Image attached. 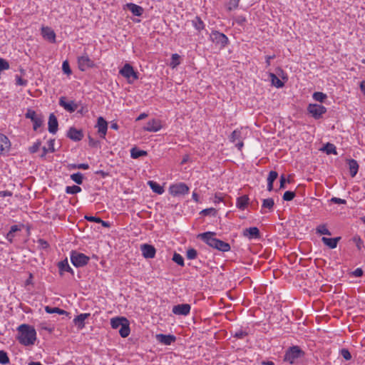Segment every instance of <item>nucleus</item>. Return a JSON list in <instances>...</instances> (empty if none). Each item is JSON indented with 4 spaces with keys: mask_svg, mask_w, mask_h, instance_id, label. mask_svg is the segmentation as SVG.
<instances>
[{
    "mask_svg": "<svg viewBox=\"0 0 365 365\" xmlns=\"http://www.w3.org/2000/svg\"><path fill=\"white\" fill-rule=\"evenodd\" d=\"M215 232H206L199 234L197 237L204 241L210 247L221 252H228L230 250V244L215 237Z\"/></svg>",
    "mask_w": 365,
    "mask_h": 365,
    "instance_id": "nucleus-1",
    "label": "nucleus"
},
{
    "mask_svg": "<svg viewBox=\"0 0 365 365\" xmlns=\"http://www.w3.org/2000/svg\"><path fill=\"white\" fill-rule=\"evenodd\" d=\"M19 341L24 346L34 344L36 340V332L32 327L23 324L18 327Z\"/></svg>",
    "mask_w": 365,
    "mask_h": 365,
    "instance_id": "nucleus-2",
    "label": "nucleus"
},
{
    "mask_svg": "<svg viewBox=\"0 0 365 365\" xmlns=\"http://www.w3.org/2000/svg\"><path fill=\"white\" fill-rule=\"evenodd\" d=\"M304 354V352L298 346H293L286 351L284 359L290 364H293L296 359L302 358Z\"/></svg>",
    "mask_w": 365,
    "mask_h": 365,
    "instance_id": "nucleus-3",
    "label": "nucleus"
},
{
    "mask_svg": "<svg viewBox=\"0 0 365 365\" xmlns=\"http://www.w3.org/2000/svg\"><path fill=\"white\" fill-rule=\"evenodd\" d=\"M71 261L75 267H80L88 264L89 257L83 253L72 251L71 252Z\"/></svg>",
    "mask_w": 365,
    "mask_h": 365,
    "instance_id": "nucleus-4",
    "label": "nucleus"
},
{
    "mask_svg": "<svg viewBox=\"0 0 365 365\" xmlns=\"http://www.w3.org/2000/svg\"><path fill=\"white\" fill-rule=\"evenodd\" d=\"M25 117L29 118L33 122V128L34 130H37L38 128L41 127L43 122V118L41 115H38L36 111L31 109H28Z\"/></svg>",
    "mask_w": 365,
    "mask_h": 365,
    "instance_id": "nucleus-5",
    "label": "nucleus"
},
{
    "mask_svg": "<svg viewBox=\"0 0 365 365\" xmlns=\"http://www.w3.org/2000/svg\"><path fill=\"white\" fill-rule=\"evenodd\" d=\"M308 113L316 120L322 118L327 112V108L322 105L310 103L307 107Z\"/></svg>",
    "mask_w": 365,
    "mask_h": 365,
    "instance_id": "nucleus-6",
    "label": "nucleus"
},
{
    "mask_svg": "<svg viewBox=\"0 0 365 365\" xmlns=\"http://www.w3.org/2000/svg\"><path fill=\"white\" fill-rule=\"evenodd\" d=\"M211 41L220 47H225L228 43V38L222 33L214 31L210 34Z\"/></svg>",
    "mask_w": 365,
    "mask_h": 365,
    "instance_id": "nucleus-7",
    "label": "nucleus"
},
{
    "mask_svg": "<svg viewBox=\"0 0 365 365\" xmlns=\"http://www.w3.org/2000/svg\"><path fill=\"white\" fill-rule=\"evenodd\" d=\"M169 192L173 196L185 195L188 193L189 187L185 183L180 182L170 185Z\"/></svg>",
    "mask_w": 365,
    "mask_h": 365,
    "instance_id": "nucleus-8",
    "label": "nucleus"
},
{
    "mask_svg": "<svg viewBox=\"0 0 365 365\" xmlns=\"http://www.w3.org/2000/svg\"><path fill=\"white\" fill-rule=\"evenodd\" d=\"M119 73L129 81L130 78H132L133 80H137L138 78V73L134 71L133 66L129 63L125 64V66L120 70Z\"/></svg>",
    "mask_w": 365,
    "mask_h": 365,
    "instance_id": "nucleus-9",
    "label": "nucleus"
},
{
    "mask_svg": "<svg viewBox=\"0 0 365 365\" xmlns=\"http://www.w3.org/2000/svg\"><path fill=\"white\" fill-rule=\"evenodd\" d=\"M96 128H98L99 135L102 138H105L108 129V123L103 117L100 116L98 118Z\"/></svg>",
    "mask_w": 365,
    "mask_h": 365,
    "instance_id": "nucleus-10",
    "label": "nucleus"
},
{
    "mask_svg": "<svg viewBox=\"0 0 365 365\" xmlns=\"http://www.w3.org/2000/svg\"><path fill=\"white\" fill-rule=\"evenodd\" d=\"M78 67L81 71H85L88 68L94 66L93 61L87 55L78 57Z\"/></svg>",
    "mask_w": 365,
    "mask_h": 365,
    "instance_id": "nucleus-11",
    "label": "nucleus"
},
{
    "mask_svg": "<svg viewBox=\"0 0 365 365\" xmlns=\"http://www.w3.org/2000/svg\"><path fill=\"white\" fill-rule=\"evenodd\" d=\"M190 305L188 304H180L173 307V313L177 315H187L190 312Z\"/></svg>",
    "mask_w": 365,
    "mask_h": 365,
    "instance_id": "nucleus-12",
    "label": "nucleus"
},
{
    "mask_svg": "<svg viewBox=\"0 0 365 365\" xmlns=\"http://www.w3.org/2000/svg\"><path fill=\"white\" fill-rule=\"evenodd\" d=\"M140 250H141L143 256L145 258L152 259V258H154L155 256L156 250H155V248L153 245H150L148 244L142 245L140 247Z\"/></svg>",
    "mask_w": 365,
    "mask_h": 365,
    "instance_id": "nucleus-13",
    "label": "nucleus"
},
{
    "mask_svg": "<svg viewBox=\"0 0 365 365\" xmlns=\"http://www.w3.org/2000/svg\"><path fill=\"white\" fill-rule=\"evenodd\" d=\"M243 236L250 239H259L260 238V232L257 227H252L246 228L243 230Z\"/></svg>",
    "mask_w": 365,
    "mask_h": 365,
    "instance_id": "nucleus-14",
    "label": "nucleus"
},
{
    "mask_svg": "<svg viewBox=\"0 0 365 365\" xmlns=\"http://www.w3.org/2000/svg\"><path fill=\"white\" fill-rule=\"evenodd\" d=\"M59 105L70 113L74 112L78 108V105L74 101L66 102L63 96L60 98Z\"/></svg>",
    "mask_w": 365,
    "mask_h": 365,
    "instance_id": "nucleus-15",
    "label": "nucleus"
},
{
    "mask_svg": "<svg viewBox=\"0 0 365 365\" xmlns=\"http://www.w3.org/2000/svg\"><path fill=\"white\" fill-rule=\"evenodd\" d=\"M42 36L51 43L56 42V34L54 31L48 26H43L41 28Z\"/></svg>",
    "mask_w": 365,
    "mask_h": 365,
    "instance_id": "nucleus-16",
    "label": "nucleus"
},
{
    "mask_svg": "<svg viewBox=\"0 0 365 365\" xmlns=\"http://www.w3.org/2000/svg\"><path fill=\"white\" fill-rule=\"evenodd\" d=\"M67 137L73 141H79L83 138V134L81 130L71 127L67 133Z\"/></svg>",
    "mask_w": 365,
    "mask_h": 365,
    "instance_id": "nucleus-17",
    "label": "nucleus"
},
{
    "mask_svg": "<svg viewBox=\"0 0 365 365\" xmlns=\"http://www.w3.org/2000/svg\"><path fill=\"white\" fill-rule=\"evenodd\" d=\"M162 128L160 121L157 119H152L149 120L147 123V125L144 128L145 130L149 132H158Z\"/></svg>",
    "mask_w": 365,
    "mask_h": 365,
    "instance_id": "nucleus-18",
    "label": "nucleus"
},
{
    "mask_svg": "<svg viewBox=\"0 0 365 365\" xmlns=\"http://www.w3.org/2000/svg\"><path fill=\"white\" fill-rule=\"evenodd\" d=\"M156 339L163 344L170 345L172 343L175 341L176 337L171 334L165 335L163 334H158L156 335Z\"/></svg>",
    "mask_w": 365,
    "mask_h": 365,
    "instance_id": "nucleus-19",
    "label": "nucleus"
},
{
    "mask_svg": "<svg viewBox=\"0 0 365 365\" xmlns=\"http://www.w3.org/2000/svg\"><path fill=\"white\" fill-rule=\"evenodd\" d=\"M11 143L9 138L5 135L0 133V155L8 152Z\"/></svg>",
    "mask_w": 365,
    "mask_h": 365,
    "instance_id": "nucleus-20",
    "label": "nucleus"
},
{
    "mask_svg": "<svg viewBox=\"0 0 365 365\" xmlns=\"http://www.w3.org/2000/svg\"><path fill=\"white\" fill-rule=\"evenodd\" d=\"M48 131L52 133L55 134L58 130V120L56 117V115L53 113H51L48 118Z\"/></svg>",
    "mask_w": 365,
    "mask_h": 365,
    "instance_id": "nucleus-21",
    "label": "nucleus"
},
{
    "mask_svg": "<svg viewBox=\"0 0 365 365\" xmlns=\"http://www.w3.org/2000/svg\"><path fill=\"white\" fill-rule=\"evenodd\" d=\"M90 313L81 314L73 319V323L79 329H82L85 327V320L90 317Z\"/></svg>",
    "mask_w": 365,
    "mask_h": 365,
    "instance_id": "nucleus-22",
    "label": "nucleus"
},
{
    "mask_svg": "<svg viewBox=\"0 0 365 365\" xmlns=\"http://www.w3.org/2000/svg\"><path fill=\"white\" fill-rule=\"evenodd\" d=\"M126 7L129 9L131 13L136 16H140L143 14V8L140 6L135 4L133 3H128L126 4Z\"/></svg>",
    "mask_w": 365,
    "mask_h": 365,
    "instance_id": "nucleus-23",
    "label": "nucleus"
},
{
    "mask_svg": "<svg viewBox=\"0 0 365 365\" xmlns=\"http://www.w3.org/2000/svg\"><path fill=\"white\" fill-rule=\"evenodd\" d=\"M340 240H341L340 237H334V238H328L326 237H323L322 238V241L323 242V243L331 249L336 248L337 246V243Z\"/></svg>",
    "mask_w": 365,
    "mask_h": 365,
    "instance_id": "nucleus-24",
    "label": "nucleus"
},
{
    "mask_svg": "<svg viewBox=\"0 0 365 365\" xmlns=\"http://www.w3.org/2000/svg\"><path fill=\"white\" fill-rule=\"evenodd\" d=\"M249 197L247 195H242L237 198L236 206L240 210H244L249 204Z\"/></svg>",
    "mask_w": 365,
    "mask_h": 365,
    "instance_id": "nucleus-25",
    "label": "nucleus"
},
{
    "mask_svg": "<svg viewBox=\"0 0 365 365\" xmlns=\"http://www.w3.org/2000/svg\"><path fill=\"white\" fill-rule=\"evenodd\" d=\"M58 269L60 274H63V272H68L73 274V270L68 264L67 259L62 260L58 262Z\"/></svg>",
    "mask_w": 365,
    "mask_h": 365,
    "instance_id": "nucleus-26",
    "label": "nucleus"
},
{
    "mask_svg": "<svg viewBox=\"0 0 365 365\" xmlns=\"http://www.w3.org/2000/svg\"><path fill=\"white\" fill-rule=\"evenodd\" d=\"M348 165L349 168L350 175L354 178L359 170V164L356 160L350 159L348 160Z\"/></svg>",
    "mask_w": 365,
    "mask_h": 365,
    "instance_id": "nucleus-27",
    "label": "nucleus"
},
{
    "mask_svg": "<svg viewBox=\"0 0 365 365\" xmlns=\"http://www.w3.org/2000/svg\"><path fill=\"white\" fill-rule=\"evenodd\" d=\"M130 331L129 322L126 319L124 320L123 325L119 328V334L122 337L125 338L130 334Z\"/></svg>",
    "mask_w": 365,
    "mask_h": 365,
    "instance_id": "nucleus-28",
    "label": "nucleus"
},
{
    "mask_svg": "<svg viewBox=\"0 0 365 365\" xmlns=\"http://www.w3.org/2000/svg\"><path fill=\"white\" fill-rule=\"evenodd\" d=\"M125 319H126V318H125L123 317H115V318L111 319V320H110L111 327L113 329L120 328L123 325L124 320H125Z\"/></svg>",
    "mask_w": 365,
    "mask_h": 365,
    "instance_id": "nucleus-29",
    "label": "nucleus"
},
{
    "mask_svg": "<svg viewBox=\"0 0 365 365\" xmlns=\"http://www.w3.org/2000/svg\"><path fill=\"white\" fill-rule=\"evenodd\" d=\"M147 155V152L143 150H139L137 148H133L130 150V156L133 159H137L141 156Z\"/></svg>",
    "mask_w": 365,
    "mask_h": 365,
    "instance_id": "nucleus-30",
    "label": "nucleus"
},
{
    "mask_svg": "<svg viewBox=\"0 0 365 365\" xmlns=\"http://www.w3.org/2000/svg\"><path fill=\"white\" fill-rule=\"evenodd\" d=\"M45 311H46V312H47L48 314L57 313L59 314H66V315L68 314V313L63 309H61L58 307H51L49 306H46L45 307Z\"/></svg>",
    "mask_w": 365,
    "mask_h": 365,
    "instance_id": "nucleus-31",
    "label": "nucleus"
},
{
    "mask_svg": "<svg viewBox=\"0 0 365 365\" xmlns=\"http://www.w3.org/2000/svg\"><path fill=\"white\" fill-rule=\"evenodd\" d=\"M148 185H150L152 190L158 194H163L164 192L163 187L160 185L158 183L154 182V181H149Z\"/></svg>",
    "mask_w": 365,
    "mask_h": 365,
    "instance_id": "nucleus-32",
    "label": "nucleus"
},
{
    "mask_svg": "<svg viewBox=\"0 0 365 365\" xmlns=\"http://www.w3.org/2000/svg\"><path fill=\"white\" fill-rule=\"evenodd\" d=\"M192 24L199 31H202L205 28V24L199 16H195V18L192 21Z\"/></svg>",
    "mask_w": 365,
    "mask_h": 365,
    "instance_id": "nucleus-33",
    "label": "nucleus"
},
{
    "mask_svg": "<svg viewBox=\"0 0 365 365\" xmlns=\"http://www.w3.org/2000/svg\"><path fill=\"white\" fill-rule=\"evenodd\" d=\"M20 230H21V229L18 225H12L10 228L9 232L6 235V239L10 242H12L13 238L14 237V233L18 231H20Z\"/></svg>",
    "mask_w": 365,
    "mask_h": 365,
    "instance_id": "nucleus-34",
    "label": "nucleus"
},
{
    "mask_svg": "<svg viewBox=\"0 0 365 365\" xmlns=\"http://www.w3.org/2000/svg\"><path fill=\"white\" fill-rule=\"evenodd\" d=\"M272 83L277 88H282L284 86V83L274 73L269 74Z\"/></svg>",
    "mask_w": 365,
    "mask_h": 365,
    "instance_id": "nucleus-35",
    "label": "nucleus"
},
{
    "mask_svg": "<svg viewBox=\"0 0 365 365\" xmlns=\"http://www.w3.org/2000/svg\"><path fill=\"white\" fill-rule=\"evenodd\" d=\"M316 232H317V233L320 234V235H331L330 231L327 228V225L324 224L319 225L316 228Z\"/></svg>",
    "mask_w": 365,
    "mask_h": 365,
    "instance_id": "nucleus-36",
    "label": "nucleus"
},
{
    "mask_svg": "<svg viewBox=\"0 0 365 365\" xmlns=\"http://www.w3.org/2000/svg\"><path fill=\"white\" fill-rule=\"evenodd\" d=\"M71 179L74 181L78 185H81L83 183V175L81 173H73L71 175Z\"/></svg>",
    "mask_w": 365,
    "mask_h": 365,
    "instance_id": "nucleus-37",
    "label": "nucleus"
},
{
    "mask_svg": "<svg viewBox=\"0 0 365 365\" xmlns=\"http://www.w3.org/2000/svg\"><path fill=\"white\" fill-rule=\"evenodd\" d=\"M274 205V200L272 198L269 197V198L263 200L262 207L263 208H267L269 210H272Z\"/></svg>",
    "mask_w": 365,
    "mask_h": 365,
    "instance_id": "nucleus-38",
    "label": "nucleus"
},
{
    "mask_svg": "<svg viewBox=\"0 0 365 365\" xmlns=\"http://www.w3.org/2000/svg\"><path fill=\"white\" fill-rule=\"evenodd\" d=\"M81 191V188L78 185L67 186L66 187V192L67 194H77Z\"/></svg>",
    "mask_w": 365,
    "mask_h": 365,
    "instance_id": "nucleus-39",
    "label": "nucleus"
},
{
    "mask_svg": "<svg viewBox=\"0 0 365 365\" xmlns=\"http://www.w3.org/2000/svg\"><path fill=\"white\" fill-rule=\"evenodd\" d=\"M242 140V132L240 130H235L230 136V140L232 143H235L237 140Z\"/></svg>",
    "mask_w": 365,
    "mask_h": 365,
    "instance_id": "nucleus-40",
    "label": "nucleus"
},
{
    "mask_svg": "<svg viewBox=\"0 0 365 365\" xmlns=\"http://www.w3.org/2000/svg\"><path fill=\"white\" fill-rule=\"evenodd\" d=\"M323 150L325 151L328 155L336 154L335 145L329 143H327V145L324 147Z\"/></svg>",
    "mask_w": 365,
    "mask_h": 365,
    "instance_id": "nucleus-41",
    "label": "nucleus"
},
{
    "mask_svg": "<svg viewBox=\"0 0 365 365\" xmlns=\"http://www.w3.org/2000/svg\"><path fill=\"white\" fill-rule=\"evenodd\" d=\"M313 98L316 101H319L320 103H322L324 101V100L327 98V95L322 92H314L312 96Z\"/></svg>",
    "mask_w": 365,
    "mask_h": 365,
    "instance_id": "nucleus-42",
    "label": "nucleus"
},
{
    "mask_svg": "<svg viewBox=\"0 0 365 365\" xmlns=\"http://www.w3.org/2000/svg\"><path fill=\"white\" fill-rule=\"evenodd\" d=\"M180 56L178 53H173L171 56V62L170 66L173 68L177 67L180 63Z\"/></svg>",
    "mask_w": 365,
    "mask_h": 365,
    "instance_id": "nucleus-43",
    "label": "nucleus"
},
{
    "mask_svg": "<svg viewBox=\"0 0 365 365\" xmlns=\"http://www.w3.org/2000/svg\"><path fill=\"white\" fill-rule=\"evenodd\" d=\"M173 260L181 267L185 265L183 257L178 253H174Z\"/></svg>",
    "mask_w": 365,
    "mask_h": 365,
    "instance_id": "nucleus-44",
    "label": "nucleus"
},
{
    "mask_svg": "<svg viewBox=\"0 0 365 365\" xmlns=\"http://www.w3.org/2000/svg\"><path fill=\"white\" fill-rule=\"evenodd\" d=\"M200 214L204 216L211 215L215 216L217 215V210L213 207L206 208L200 212Z\"/></svg>",
    "mask_w": 365,
    "mask_h": 365,
    "instance_id": "nucleus-45",
    "label": "nucleus"
},
{
    "mask_svg": "<svg viewBox=\"0 0 365 365\" xmlns=\"http://www.w3.org/2000/svg\"><path fill=\"white\" fill-rule=\"evenodd\" d=\"M197 252L194 248H190L187 250L186 257L188 259H194L197 257Z\"/></svg>",
    "mask_w": 365,
    "mask_h": 365,
    "instance_id": "nucleus-46",
    "label": "nucleus"
},
{
    "mask_svg": "<svg viewBox=\"0 0 365 365\" xmlns=\"http://www.w3.org/2000/svg\"><path fill=\"white\" fill-rule=\"evenodd\" d=\"M296 196V193L294 191H286L283 195V200L285 201H291Z\"/></svg>",
    "mask_w": 365,
    "mask_h": 365,
    "instance_id": "nucleus-47",
    "label": "nucleus"
},
{
    "mask_svg": "<svg viewBox=\"0 0 365 365\" xmlns=\"http://www.w3.org/2000/svg\"><path fill=\"white\" fill-rule=\"evenodd\" d=\"M9 363V359L7 356L6 352L4 351H0V364H7Z\"/></svg>",
    "mask_w": 365,
    "mask_h": 365,
    "instance_id": "nucleus-48",
    "label": "nucleus"
},
{
    "mask_svg": "<svg viewBox=\"0 0 365 365\" xmlns=\"http://www.w3.org/2000/svg\"><path fill=\"white\" fill-rule=\"evenodd\" d=\"M9 62L2 58H0V73L3 71L8 70L9 68Z\"/></svg>",
    "mask_w": 365,
    "mask_h": 365,
    "instance_id": "nucleus-49",
    "label": "nucleus"
},
{
    "mask_svg": "<svg viewBox=\"0 0 365 365\" xmlns=\"http://www.w3.org/2000/svg\"><path fill=\"white\" fill-rule=\"evenodd\" d=\"M240 0H230L228 4H227V9L229 11H232L233 9H235L239 6Z\"/></svg>",
    "mask_w": 365,
    "mask_h": 365,
    "instance_id": "nucleus-50",
    "label": "nucleus"
},
{
    "mask_svg": "<svg viewBox=\"0 0 365 365\" xmlns=\"http://www.w3.org/2000/svg\"><path fill=\"white\" fill-rule=\"evenodd\" d=\"M278 173L276 171H270L267 178V182H274V181L277 178Z\"/></svg>",
    "mask_w": 365,
    "mask_h": 365,
    "instance_id": "nucleus-51",
    "label": "nucleus"
},
{
    "mask_svg": "<svg viewBox=\"0 0 365 365\" xmlns=\"http://www.w3.org/2000/svg\"><path fill=\"white\" fill-rule=\"evenodd\" d=\"M353 241L356 243V246L359 250H361L363 247V241L359 236H355L353 237Z\"/></svg>",
    "mask_w": 365,
    "mask_h": 365,
    "instance_id": "nucleus-52",
    "label": "nucleus"
},
{
    "mask_svg": "<svg viewBox=\"0 0 365 365\" xmlns=\"http://www.w3.org/2000/svg\"><path fill=\"white\" fill-rule=\"evenodd\" d=\"M62 70L67 75H70L71 73V70L70 68L69 63L67 61L63 62Z\"/></svg>",
    "mask_w": 365,
    "mask_h": 365,
    "instance_id": "nucleus-53",
    "label": "nucleus"
},
{
    "mask_svg": "<svg viewBox=\"0 0 365 365\" xmlns=\"http://www.w3.org/2000/svg\"><path fill=\"white\" fill-rule=\"evenodd\" d=\"M247 335V333L242 330H238L233 334L234 337L237 339H244Z\"/></svg>",
    "mask_w": 365,
    "mask_h": 365,
    "instance_id": "nucleus-54",
    "label": "nucleus"
},
{
    "mask_svg": "<svg viewBox=\"0 0 365 365\" xmlns=\"http://www.w3.org/2000/svg\"><path fill=\"white\" fill-rule=\"evenodd\" d=\"M341 354L343 356V358L347 361L351 359V355L349 350L346 349H342L341 350Z\"/></svg>",
    "mask_w": 365,
    "mask_h": 365,
    "instance_id": "nucleus-55",
    "label": "nucleus"
},
{
    "mask_svg": "<svg viewBox=\"0 0 365 365\" xmlns=\"http://www.w3.org/2000/svg\"><path fill=\"white\" fill-rule=\"evenodd\" d=\"M41 142L40 141H37L32 146H31L29 148V151L31 153H35L38 151V150L39 149L40 146H41Z\"/></svg>",
    "mask_w": 365,
    "mask_h": 365,
    "instance_id": "nucleus-56",
    "label": "nucleus"
},
{
    "mask_svg": "<svg viewBox=\"0 0 365 365\" xmlns=\"http://www.w3.org/2000/svg\"><path fill=\"white\" fill-rule=\"evenodd\" d=\"M331 202L336 203V204H342V205L346 204V201L345 200L341 199L339 197H332L331 199Z\"/></svg>",
    "mask_w": 365,
    "mask_h": 365,
    "instance_id": "nucleus-57",
    "label": "nucleus"
},
{
    "mask_svg": "<svg viewBox=\"0 0 365 365\" xmlns=\"http://www.w3.org/2000/svg\"><path fill=\"white\" fill-rule=\"evenodd\" d=\"M235 22L242 26L246 22V18L243 16H238L235 18Z\"/></svg>",
    "mask_w": 365,
    "mask_h": 365,
    "instance_id": "nucleus-58",
    "label": "nucleus"
},
{
    "mask_svg": "<svg viewBox=\"0 0 365 365\" xmlns=\"http://www.w3.org/2000/svg\"><path fill=\"white\" fill-rule=\"evenodd\" d=\"M16 85L19 86H26L27 84V81L25 79H23L21 77L16 76Z\"/></svg>",
    "mask_w": 365,
    "mask_h": 365,
    "instance_id": "nucleus-59",
    "label": "nucleus"
},
{
    "mask_svg": "<svg viewBox=\"0 0 365 365\" xmlns=\"http://www.w3.org/2000/svg\"><path fill=\"white\" fill-rule=\"evenodd\" d=\"M54 142H55V140L54 139H50L48 142V149L49 150V151L51 153H53L55 152V148H54Z\"/></svg>",
    "mask_w": 365,
    "mask_h": 365,
    "instance_id": "nucleus-60",
    "label": "nucleus"
},
{
    "mask_svg": "<svg viewBox=\"0 0 365 365\" xmlns=\"http://www.w3.org/2000/svg\"><path fill=\"white\" fill-rule=\"evenodd\" d=\"M85 218L90 222H96L97 223L101 221L100 217H94V216H86Z\"/></svg>",
    "mask_w": 365,
    "mask_h": 365,
    "instance_id": "nucleus-61",
    "label": "nucleus"
},
{
    "mask_svg": "<svg viewBox=\"0 0 365 365\" xmlns=\"http://www.w3.org/2000/svg\"><path fill=\"white\" fill-rule=\"evenodd\" d=\"M363 273L364 272L361 268H357L353 272V275L356 277H359L363 275Z\"/></svg>",
    "mask_w": 365,
    "mask_h": 365,
    "instance_id": "nucleus-62",
    "label": "nucleus"
},
{
    "mask_svg": "<svg viewBox=\"0 0 365 365\" xmlns=\"http://www.w3.org/2000/svg\"><path fill=\"white\" fill-rule=\"evenodd\" d=\"M286 182L287 180L285 178V176L284 175H282L280 177V189L284 188Z\"/></svg>",
    "mask_w": 365,
    "mask_h": 365,
    "instance_id": "nucleus-63",
    "label": "nucleus"
},
{
    "mask_svg": "<svg viewBox=\"0 0 365 365\" xmlns=\"http://www.w3.org/2000/svg\"><path fill=\"white\" fill-rule=\"evenodd\" d=\"M360 89L365 96V81H362L360 83Z\"/></svg>",
    "mask_w": 365,
    "mask_h": 365,
    "instance_id": "nucleus-64",
    "label": "nucleus"
}]
</instances>
